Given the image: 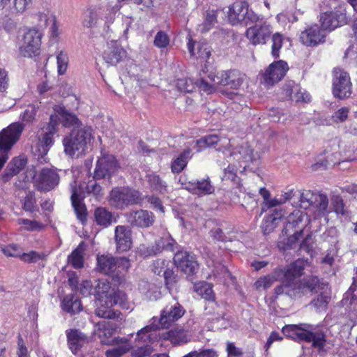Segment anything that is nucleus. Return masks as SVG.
Wrapping results in <instances>:
<instances>
[{"instance_id": "nucleus-1", "label": "nucleus", "mask_w": 357, "mask_h": 357, "mask_svg": "<svg viewBox=\"0 0 357 357\" xmlns=\"http://www.w3.org/2000/svg\"><path fill=\"white\" fill-rule=\"evenodd\" d=\"M282 333L294 342L311 343L319 351L324 350L326 344L325 332L309 324H287L282 327Z\"/></svg>"}, {"instance_id": "nucleus-2", "label": "nucleus", "mask_w": 357, "mask_h": 357, "mask_svg": "<svg viewBox=\"0 0 357 357\" xmlns=\"http://www.w3.org/2000/svg\"><path fill=\"white\" fill-rule=\"evenodd\" d=\"M307 264V259L298 258L284 268H277L274 270L275 274L283 275L282 283L274 289L276 296L283 294L288 296L289 290L294 288L299 278L304 274Z\"/></svg>"}, {"instance_id": "nucleus-3", "label": "nucleus", "mask_w": 357, "mask_h": 357, "mask_svg": "<svg viewBox=\"0 0 357 357\" xmlns=\"http://www.w3.org/2000/svg\"><path fill=\"white\" fill-rule=\"evenodd\" d=\"M96 270L112 278L118 282L123 280L125 275L130 267V260L126 257H114L112 255L96 256Z\"/></svg>"}, {"instance_id": "nucleus-4", "label": "nucleus", "mask_w": 357, "mask_h": 357, "mask_svg": "<svg viewBox=\"0 0 357 357\" xmlns=\"http://www.w3.org/2000/svg\"><path fill=\"white\" fill-rule=\"evenodd\" d=\"M93 139L92 128L89 126L82 125L79 128L73 129L69 136L63 139L64 152L70 156L86 154L85 150Z\"/></svg>"}, {"instance_id": "nucleus-5", "label": "nucleus", "mask_w": 357, "mask_h": 357, "mask_svg": "<svg viewBox=\"0 0 357 357\" xmlns=\"http://www.w3.org/2000/svg\"><path fill=\"white\" fill-rule=\"evenodd\" d=\"M143 200L142 193L129 186L114 187L109 195V204L119 210L139 204Z\"/></svg>"}, {"instance_id": "nucleus-6", "label": "nucleus", "mask_w": 357, "mask_h": 357, "mask_svg": "<svg viewBox=\"0 0 357 357\" xmlns=\"http://www.w3.org/2000/svg\"><path fill=\"white\" fill-rule=\"evenodd\" d=\"M328 283L317 275H307L298 280L297 284L291 290H289L288 296L296 299L305 296L307 292L314 294L319 290L328 289Z\"/></svg>"}, {"instance_id": "nucleus-7", "label": "nucleus", "mask_w": 357, "mask_h": 357, "mask_svg": "<svg viewBox=\"0 0 357 357\" xmlns=\"http://www.w3.org/2000/svg\"><path fill=\"white\" fill-rule=\"evenodd\" d=\"M61 118L57 114H51L49 122L42 127V140L38 144L35 155L45 156L54 143L53 136L57 133Z\"/></svg>"}, {"instance_id": "nucleus-8", "label": "nucleus", "mask_w": 357, "mask_h": 357, "mask_svg": "<svg viewBox=\"0 0 357 357\" xmlns=\"http://www.w3.org/2000/svg\"><path fill=\"white\" fill-rule=\"evenodd\" d=\"M300 206L305 209L315 206L319 213L326 215L328 207V198L326 194L304 190L300 195Z\"/></svg>"}, {"instance_id": "nucleus-9", "label": "nucleus", "mask_w": 357, "mask_h": 357, "mask_svg": "<svg viewBox=\"0 0 357 357\" xmlns=\"http://www.w3.org/2000/svg\"><path fill=\"white\" fill-rule=\"evenodd\" d=\"M208 77L212 82L231 89H238L243 82V75L236 70L222 71L218 75L210 73Z\"/></svg>"}, {"instance_id": "nucleus-10", "label": "nucleus", "mask_w": 357, "mask_h": 357, "mask_svg": "<svg viewBox=\"0 0 357 357\" xmlns=\"http://www.w3.org/2000/svg\"><path fill=\"white\" fill-rule=\"evenodd\" d=\"M24 126L20 122L11 123L0 132V150L6 153L19 140Z\"/></svg>"}, {"instance_id": "nucleus-11", "label": "nucleus", "mask_w": 357, "mask_h": 357, "mask_svg": "<svg viewBox=\"0 0 357 357\" xmlns=\"http://www.w3.org/2000/svg\"><path fill=\"white\" fill-rule=\"evenodd\" d=\"M60 176L56 169L43 168L35 181V186L38 191L49 192L57 186Z\"/></svg>"}, {"instance_id": "nucleus-12", "label": "nucleus", "mask_w": 357, "mask_h": 357, "mask_svg": "<svg viewBox=\"0 0 357 357\" xmlns=\"http://www.w3.org/2000/svg\"><path fill=\"white\" fill-rule=\"evenodd\" d=\"M351 93V82L349 74L340 70H335L333 82V96L340 99H344L350 96Z\"/></svg>"}, {"instance_id": "nucleus-13", "label": "nucleus", "mask_w": 357, "mask_h": 357, "mask_svg": "<svg viewBox=\"0 0 357 357\" xmlns=\"http://www.w3.org/2000/svg\"><path fill=\"white\" fill-rule=\"evenodd\" d=\"M40 33L36 29H29L23 37L19 50L20 54L24 57H31L37 54L40 45Z\"/></svg>"}, {"instance_id": "nucleus-14", "label": "nucleus", "mask_w": 357, "mask_h": 357, "mask_svg": "<svg viewBox=\"0 0 357 357\" xmlns=\"http://www.w3.org/2000/svg\"><path fill=\"white\" fill-rule=\"evenodd\" d=\"M272 29L270 24L260 20L246 31V36L254 45L265 44L269 39Z\"/></svg>"}, {"instance_id": "nucleus-15", "label": "nucleus", "mask_w": 357, "mask_h": 357, "mask_svg": "<svg viewBox=\"0 0 357 357\" xmlns=\"http://www.w3.org/2000/svg\"><path fill=\"white\" fill-rule=\"evenodd\" d=\"M69 349L74 355H81L82 349L90 342L89 337L79 329L70 328L66 331Z\"/></svg>"}, {"instance_id": "nucleus-16", "label": "nucleus", "mask_w": 357, "mask_h": 357, "mask_svg": "<svg viewBox=\"0 0 357 357\" xmlns=\"http://www.w3.org/2000/svg\"><path fill=\"white\" fill-rule=\"evenodd\" d=\"M288 70L287 62L282 60L274 61L263 75L264 83L268 86H273L284 77Z\"/></svg>"}, {"instance_id": "nucleus-17", "label": "nucleus", "mask_w": 357, "mask_h": 357, "mask_svg": "<svg viewBox=\"0 0 357 357\" xmlns=\"http://www.w3.org/2000/svg\"><path fill=\"white\" fill-rule=\"evenodd\" d=\"M185 313L184 307L178 303L169 307L167 306L160 314L159 324L161 328H167L170 327L172 324L181 319Z\"/></svg>"}, {"instance_id": "nucleus-18", "label": "nucleus", "mask_w": 357, "mask_h": 357, "mask_svg": "<svg viewBox=\"0 0 357 357\" xmlns=\"http://www.w3.org/2000/svg\"><path fill=\"white\" fill-rule=\"evenodd\" d=\"M128 222L133 227L147 228L152 226L155 217L153 212L139 209L132 211L126 215Z\"/></svg>"}, {"instance_id": "nucleus-19", "label": "nucleus", "mask_w": 357, "mask_h": 357, "mask_svg": "<svg viewBox=\"0 0 357 357\" xmlns=\"http://www.w3.org/2000/svg\"><path fill=\"white\" fill-rule=\"evenodd\" d=\"M174 262L183 272L188 275H193L198 268L195 256L184 250H178L174 254Z\"/></svg>"}, {"instance_id": "nucleus-20", "label": "nucleus", "mask_w": 357, "mask_h": 357, "mask_svg": "<svg viewBox=\"0 0 357 357\" xmlns=\"http://www.w3.org/2000/svg\"><path fill=\"white\" fill-rule=\"evenodd\" d=\"M114 240L119 252H127L132 245V231L128 226L118 225L114 230Z\"/></svg>"}, {"instance_id": "nucleus-21", "label": "nucleus", "mask_w": 357, "mask_h": 357, "mask_svg": "<svg viewBox=\"0 0 357 357\" xmlns=\"http://www.w3.org/2000/svg\"><path fill=\"white\" fill-rule=\"evenodd\" d=\"M102 57L107 64L116 66L126 57V52L117 42L111 41L107 43Z\"/></svg>"}, {"instance_id": "nucleus-22", "label": "nucleus", "mask_w": 357, "mask_h": 357, "mask_svg": "<svg viewBox=\"0 0 357 357\" xmlns=\"http://www.w3.org/2000/svg\"><path fill=\"white\" fill-rule=\"evenodd\" d=\"M321 26L323 30L329 31L346 23V15L342 12H326L320 17Z\"/></svg>"}, {"instance_id": "nucleus-23", "label": "nucleus", "mask_w": 357, "mask_h": 357, "mask_svg": "<svg viewBox=\"0 0 357 357\" xmlns=\"http://www.w3.org/2000/svg\"><path fill=\"white\" fill-rule=\"evenodd\" d=\"M111 299L108 296H105V298H98L97 308L95 314L97 317L107 319H118L122 315L120 311L112 309L114 305H110Z\"/></svg>"}, {"instance_id": "nucleus-24", "label": "nucleus", "mask_w": 357, "mask_h": 357, "mask_svg": "<svg viewBox=\"0 0 357 357\" xmlns=\"http://www.w3.org/2000/svg\"><path fill=\"white\" fill-rule=\"evenodd\" d=\"M326 36L321 30L318 25L315 24L310 26L301 35L302 42L307 46H316L317 45L324 43Z\"/></svg>"}, {"instance_id": "nucleus-25", "label": "nucleus", "mask_w": 357, "mask_h": 357, "mask_svg": "<svg viewBox=\"0 0 357 357\" xmlns=\"http://www.w3.org/2000/svg\"><path fill=\"white\" fill-rule=\"evenodd\" d=\"M117 324L110 321H102L96 326V334L100 340L102 344L107 345L112 335L116 332Z\"/></svg>"}, {"instance_id": "nucleus-26", "label": "nucleus", "mask_w": 357, "mask_h": 357, "mask_svg": "<svg viewBox=\"0 0 357 357\" xmlns=\"http://www.w3.org/2000/svg\"><path fill=\"white\" fill-rule=\"evenodd\" d=\"M70 199L77 219L82 225H85L88 217L87 208L84 202V199L80 197L75 188L73 190Z\"/></svg>"}, {"instance_id": "nucleus-27", "label": "nucleus", "mask_w": 357, "mask_h": 357, "mask_svg": "<svg viewBox=\"0 0 357 357\" xmlns=\"http://www.w3.org/2000/svg\"><path fill=\"white\" fill-rule=\"evenodd\" d=\"M248 5L245 1H236L229 6L227 17L231 24H236L245 20Z\"/></svg>"}, {"instance_id": "nucleus-28", "label": "nucleus", "mask_w": 357, "mask_h": 357, "mask_svg": "<svg viewBox=\"0 0 357 357\" xmlns=\"http://www.w3.org/2000/svg\"><path fill=\"white\" fill-rule=\"evenodd\" d=\"M188 189L193 194L202 196L211 195L215 189L208 178L195 182H190Z\"/></svg>"}, {"instance_id": "nucleus-29", "label": "nucleus", "mask_w": 357, "mask_h": 357, "mask_svg": "<svg viewBox=\"0 0 357 357\" xmlns=\"http://www.w3.org/2000/svg\"><path fill=\"white\" fill-rule=\"evenodd\" d=\"M61 307L64 311L71 314L79 313L83 309L80 299L74 294H68L63 297Z\"/></svg>"}, {"instance_id": "nucleus-30", "label": "nucleus", "mask_w": 357, "mask_h": 357, "mask_svg": "<svg viewBox=\"0 0 357 357\" xmlns=\"http://www.w3.org/2000/svg\"><path fill=\"white\" fill-rule=\"evenodd\" d=\"M84 243L82 241L68 257V263L75 269H80L84 264Z\"/></svg>"}, {"instance_id": "nucleus-31", "label": "nucleus", "mask_w": 357, "mask_h": 357, "mask_svg": "<svg viewBox=\"0 0 357 357\" xmlns=\"http://www.w3.org/2000/svg\"><path fill=\"white\" fill-rule=\"evenodd\" d=\"M319 294L311 301L310 305L319 311H326L331 299V290L329 285L328 289L319 290Z\"/></svg>"}, {"instance_id": "nucleus-32", "label": "nucleus", "mask_w": 357, "mask_h": 357, "mask_svg": "<svg viewBox=\"0 0 357 357\" xmlns=\"http://www.w3.org/2000/svg\"><path fill=\"white\" fill-rule=\"evenodd\" d=\"M93 216L96 224L103 228L108 227L112 222L113 214L105 207H97Z\"/></svg>"}, {"instance_id": "nucleus-33", "label": "nucleus", "mask_w": 357, "mask_h": 357, "mask_svg": "<svg viewBox=\"0 0 357 357\" xmlns=\"http://www.w3.org/2000/svg\"><path fill=\"white\" fill-rule=\"evenodd\" d=\"M146 181L152 192L163 195L167 192V184L162 179L160 175L151 173L146 175Z\"/></svg>"}, {"instance_id": "nucleus-34", "label": "nucleus", "mask_w": 357, "mask_h": 357, "mask_svg": "<svg viewBox=\"0 0 357 357\" xmlns=\"http://www.w3.org/2000/svg\"><path fill=\"white\" fill-rule=\"evenodd\" d=\"M163 340H169L174 345H179L188 342L183 329L174 328L163 333L160 337Z\"/></svg>"}, {"instance_id": "nucleus-35", "label": "nucleus", "mask_w": 357, "mask_h": 357, "mask_svg": "<svg viewBox=\"0 0 357 357\" xmlns=\"http://www.w3.org/2000/svg\"><path fill=\"white\" fill-rule=\"evenodd\" d=\"M282 218L281 211H274V213L266 216L261 224V229L264 235H268L275 229L278 221Z\"/></svg>"}, {"instance_id": "nucleus-36", "label": "nucleus", "mask_w": 357, "mask_h": 357, "mask_svg": "<svg viewBox=\"0 0 357 357\" xmlns=\"http://www.w3.org/2000/svg\"><path fill=\"white\" fill-rule=\"evenodd\" d=\"M286 94L289 96L291 100L296 102H307L310 100V96L304 90L301 91L300 86L296 85L293 83L288 84L286 89Z\"/></svg>"}, {"instance_id": "nucleus-37", "label": "nucleus", "mask_w": 357, "mask_h": 357, "mask_svg": "<svg viewBox=\"0 0 357 357\" xmlns=\"http://www.w3.org/2000/svg\"><path fill=\"white\" fill-rule=\"evenodd\" d=\"M219 140L220 138L217 135H206L198 140L192 141V147L196 149L197 152H199L202 149L210 148L216 144Z\"/></svg>"}, {"instance_id": "nucleus-38", "label": "nucleus", "mask_w": 357, "mask_h": 357, "mask_svg": "<svg viewBox=\"0 0 357 357\" xmlns=\"http://www.w3.org/2000/svg\"><path fill=\"white\" fill-rule=\"evenodd\" d=\"M194 291L206 301H214L215 294L210 284L206 282H199L194 284Z\"/></svg>"}, {"instance_id": "nucleus-39", "label": "nucleus", "mask_w": 357, "mask_h": 357, "mask_svg": "<svg viewBox=\"0 0 357 357\" xmlns=\"http://www.w3.org/2000/svg\"><path fill=\"white\" fill-rule=\"evenodd\" d=\"M59 115L61 118V123L62 122L63 126L66 128L77 129L82 126V122L75 114H73L64 109H61V112Z\"/></svg>"}, {"instance_id": "nucleus-40", "label": "nucleus", "mask_w": 357, "mask_h": 357, "mask_svg": "<svg viewBox=\"0 0 357 357\" xmlns=\"http://www.w3.org/2000/svg\"><path fill=\"white\" fill-rule=\"evenodd\" d=\"M18 224L22 225L23 229L28 231H39L45 228V225L39 221L25 218L18 219Z\"/></svg>"}, {"instance_id": "nucleus-41", "label": "nucleus", "mask_w": 357, "mask_h": 357, "mask_svg": "<svg viewBox=\"0 0 357 357\" xmlns=\"http://www.w3.org/2000/svg\"><path fill=\"white\" fill-rule=\"evenodd\" d=\"M22 208L25 211L30 213L37 212L39 211L36 204V199L34 192H29V193L25 196L22 204Z\"/></svg>"}, {"instance_id": "nucleus-42", "label": "nucleus", "mask_w": 357, "mask_h": 357, "mask_svg": "<svg viewBox=\"0 0 357 357\" xmlns=\"http://www.w3.org/2000/svg\"><path fill=\"white\" fill-rule=\"evenodd\" d=\"M47 255L45 252H38L31 250L29 252H23L20 255V259L24 262L31 264L36 263L39 260H46Z\"/></svg>"}, {"instance_id": "nucleus-43", "label": "nucleus", "mask_w": 357, "mask_h": 357, "mask_svg": "<svg viewBox=\"0 0 357 357\" xmlns=\"http://www.w3.org/2000/svg\"><path fill=\"white\" fill-rule=\"evenodd\" d=\"M27 164V158H13V160L8 164V171L18 174L24 169Z\"/></svg>"}, {"instance_id": "nucleus-44", "label": "nucleus", "mask_w": 357, "mask_h": 357, "mask_svg": "<svg viewBox=\"0 0 357 357\" xmlns=\"http://www.w3.org/2000/svg\"><path fill=\"white\" fill-rule=\"evenodd\" d=\"M343 306H346L349 310H355L357 304V296L354 294V290L351 287L349 290L344 294L342 300Z\"/></svg>"}, {"instance_id": "nucleus-45", "label": "nucleus", "mask_w": 357, "mask_h": 357, "mask_svg": "<svg viewBox=\"0 0 357 357\" xmlns=\"http://www.w3.org/2000/svg\"><path fill=\"white\" fill-rule=\"evenodd\" d=\"M111 289L110 283L106 280H99L95 287L94 292L98 298H105V296H109Z\"/></svg>"}, {"instance_id": "nucleus-46", "label": "nucleus", "mask_w": 357, "mask_h": 357, "mask_svg": "<svg viewBox=\"0 0 357 357\" xmlns=\"http://www.w3.org/2000/svg\"><path fill=\"white\" fill-rule=\"evenodd\" d=\"M271 54L275 59L280 56V50L283 44V36L279 33H275L271 38Z\"/></svg>"}, {"instance_id": "nucleus-47", "label": "nucleus", "mask_w": 357, "mask_h": 357, "mask_svg": "<svg viewBox=\"0 0 357 357\" xmlns=\"http://www.w3.org/2000/svg\"><path fill=\"white\" fill-rule=\"evenodd\" d=\"M331 204L337 215H346L347 211L342 197L340 195H334L331 198Z\"/></svg>"}, {"instance_id": "nucleus-48", "label": "nucleus", "mask_w": 357, "mask_h": 357, "mask_svg": "<svg viewBox=\"0 0 357 357\" xmlns=\"http://www.w3.org/2000/svg\"><path fill=\"white\" fill-rule=\"evenodd\" d=\"M108 297L111 299L109 301L110 305H119L121 307H124L127 301L126 294L119 290L112 292Z\"/></svg>"}, {"instance_id": "nucleus-49", "label": "nucleus", "mask_w": 357, "mask_h": 357, "mask_svg": "<svg viewBox=\"0 0 357 357\" xmlns=\"http://www.w3.org/2000/svg\"><path fill=\"white\" fill-rule=\"evenodd\" d=\"M217 19L216 12L215 10H210L206 13L204 22L201 25L202 31H208L215 24Z\"/></svg>"}, {"instance_id": "nucleus-50", "label": "nucleus", "mask_w": 357, "mask_h": 357, "mask_svg": "<svg viewBox=\"0 0 357 357\" xmlns=\"http://www.w3.org/2000/svg\"><path fill=\"white\" fill-rule=\"evenodd\" d=\"M176 87L180 91L184 93L192 92L195 88L192 80L190 78L178 79Z\"/></svg>"}, {"instance_id": "nucleus-51", "label": "nucleus", "mask_w": 357, "mask_h": 357, "mask_svg": "<svg viewBox=\"0 0 357 357\" xmlns=\"http://www.w3.org/2000/svg\"><path fill=\"white\" fill-rule=\"evenodd\" d=\"M306 213L300 210H294L287 218V224L292 227H297L301 223Z\"/></svg>"}, {"instance_id": "nucleus-52", "label": "nucleus", "mask_w": 357, "mask_h": 357, "mask_svg": "<svg viewBox=\"0 0 357 357\" xmlns=\"http://www.w3.org/2000/svg\"><path fill=\"white\" fill-rule=\"evenodd\" d=\"M169 43V38L168 35L162 31H158L154 38L153 44L158 48H165Z\"/></svg>"}, {"instance_id": "nucleus-53", "label": "nucleus", "mask_w": 357, "mask_h": 357, "mask_svg": "<svg viewBox=\"0 0 357 357\" xmlns=\"http://www.w3.org/2000/svg\"><path fill=\"white\" fill-rule=\"evenodd\" d=\"M169 261L164 259H157L151 264V271L158 275H160L167 268Z\"/></svg>"}, {"instance_id": "nucleus-54", "label": "nucleus", "mask_w": 357, "mask_h": 357, "mask_svg": "<svg viewBox=\"0 0 357 357\" xmlns=\"http://www.w3.org/2000/svg\"><path fill=\"white\" fill-rule=\"evenodd\" d=\"M56 59L58 66V73L59 75H63L66 73L68 68V55L66 53H64L63 52H60L56 56Z\"/></svg>"}, {"instance_id": "nucleus-55", "label": "nucleus", "mask_w": 357, "mask_h": 357, "mask_svg": "<svg viewBox=\"0 0 357 357\" xmlns=\"http://www.w3.org/2000/svg\"><path fill=\"white\" fill-rule=\"evenodd\" d=\"M31 2V0H11V12L22 13Z\"/></svg>"}, {"instance_id": "nucleus-56", "label": "nucleus", "mask_w": 357, "mask_h": 357, "mask_svg": "<svg viewBox=\"0 0 357 357\" xmlns=\"http://www.w3.org/2000/svg\"><path fill=\"white\" fill-rule=\"evenodd\" d=\"M162 275L164 276L165 286L167 289H171L177 282V275L172 269L169 268H167L165 271H164Z\"/></svg>"}, {"instance_id": "nucleus-57", "label": "nucleus", "mask_w": 357, "mask_h": 357, "mask_svg": "<svg viewBox=\"0 0 357 357\" xmlns=\"http://www.w3.org/2000/svg\"><path fill=\"white\" fill-rule=\"evenodd\" d=\"M188 158H176L171 164L172 172L174 174L181 173L188 164Z\"/></svg>"}, {"instance_id": "nucleus-58", "label": "nucleus", "mask_w": 357, "mask_h": 357, "mask_svg": "<svg viewBox=\"0 0 357 357\" xmlns=\"http://www.w3.org/2000/svg\"><path fill=\"white\" fill-rule=\"evenodd\" d=\"M98 20V14L94 10H89L82 22L83 26L87 28L94 26Z\"/></svg>"}, {"instance_id": "nucleus-59", "label": "nucleus", "mask_w": 357, "mask_h": 357, "mask_svg": "<svg viewBox=\"0 0 357 357\" xmlns=\"http://www.w3.org/2000/svg\"><path fill=\"white\" fill-rule=\"evenodd\" d=\"M276 280L274 275H268L259 278L255 283L257 288L263 287L264 289L269 288Z\"/></svg>"}, {"instance_id": "nucleus-60", "label": "nucleus", "mask_w": 357, "mask_h": 357, "mask_svg": "<svg viewBox=\"0 0 357 357\" xmlns=\"http://www.w3.org/2000/svg\"><path fill=\"white\" fill-rule=\"evenodd\" d=\"M211 48L207 44L202 43L197 45L196 53L197 58L206 61L211 56Z\"/></svg>"}, {"instance_id": "nucleus-61", "label": "nucleus", "mask_w": 357, "mask_h": 357, "mask_svg": "<svg viewBox=\"0 0 357 357\" xmlns=\"http://www.w3.org/2000/svg\"><path fill=\"white\" fill-rule=\"evenodd\" d=\"M129 352V347L128 346L124 347H116L111 349H108L105 351L106 357H121L124 354Z\"/></svg>"}, {"instance_id": "nucleus-62", "label": "nucleus", "mask_w": 357, "mask_h": 357, "mask_svg": "<svg viewBox=\"0 0 357 357\" xmlns=\"http://www.w3.org/2000/svg\"><path fill=\"white\" fill-rule=\"evenodd\" d=\"M3 253L7 257H16L20 259L22 255L19 246L15 244H10L2 248Z\"/></svg>"}, {"instance_id": "nucleus-63", "label": "nucleus", "mask_w": 357, "mask_h": 357, "mask_svg": "<svg viewBox=\"0 0 357 357\" xmlns=\"http://www.w3.org/2000/svg\"><path fill=\"white\" fill-rule=\"evenodd\" d=\"M349 109L347 107H341L336 111L332 116V119L334 123H343L348 118Z\"/></svg>"}, {"instance_id": "nucleus-64", "label": "nucleus", "mask_w": 357, "mask_h": 357, "mask_svg": "<svg viewBox=\"0 0 357 357\" xmlns=\"http://www.w3.org/2000/svg\"><path fill=\"white\" fill-rule=\"evenodd\" d=\"M153 326H146L142 329H140L137 333L136 340L142 342H146L150 340L151 337L149 333L152 331Z\"/></svg>"}]
</instances>
